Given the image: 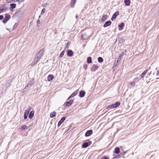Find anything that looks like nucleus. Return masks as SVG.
I'll list each match as a JSON object with an SVG mask.
<instances>
[{
    "instance_id": "1",
    "label": "nucleus",
    "mask_w": 159,
    "mask_h": 159,
    "mask_svg": "<svg viewBox=\"0 0 159 159\" xmlns=\"http://www.w3.org/2000/svg\"><path fill=\"white\" fill-rule=\"evenodd\" d=\"M43 55V51L40 50L34 58V60L36 63H38L40 60L41 58Z\"/></svg>"
},
{
    "instance_id": "2",
    "label": "nucleus",
    "mask_w": 159,
    "mask_h": 159,
    "mask_svg": "<svg viewBox=\"0 0 159 159\" xmlns=\"http://www.w3.org/2000/svg\"><path fill=\"white\" fill-rule=\"evenodd\" d=\"M120 104V102L119 101H117L111 105H108L106 107V109H107L109 108H114L118 107Z\"/></svg>"
},
{
    "instance_id": "3",
    "label": "nucleus",
    "mask_w": 159,
    "mask_h": 159,
    "mask_svg": "<svg viewBox=\"0 0 159 159\" xmlns=\"http://www.w3.org/2000/svg\"><path fill=\"white\" fill-rule=\"evenodd\" d=\"M92 144V142L89 140V139H88L84 141L81 146V148H86Z\"/></svg>"
},
{
    "instance_id": "4",
    "label": "nucleus",
    "mask_w": 159,
    "mask_h": 159,
    "mask_svg": "<svg viewBox=\"0 0 159 159\" xmlns=\"http://www.w3.org/2000/svg\"><path fill=\"white\" fill-rule=\"evenodd\" d=\"M24 10L21 7L20 8L19 10L17 11L16 12L15 15L18 17L24 15Z\"/></svg>"
},
{
    "instance_id": "5",
    "label": "nucleus",
    "mask_w": 159,
    "mask_h": 159,
    "mask_svg": "<svg viewBox=\"0 0 159 159\" xmlns=\"http://www.w3.org/2000/svg\"><path fill=\"white\" fill-rule=\"evenodd\" d=\"M5 17L3 19L2 22L4 23H6L10 19L11 16L9 14H6L5 15Z\"/></svg>"
},
{
    "instance_id": "6",
    "label": "nucleus",
    "mask_w": 159,
    "mask_h": 159,
    "mask_svg": "<svg viewBox=\"0 0 159 159\" xmlns=\"http://www.w3.org/2000/svg\"><path fill=\"white\" fill-rule=\"evenodd\" d=\"M74 100L73 99H71L69 101L66 102L63 105L65 107H69L70 106L73 102Z\"/></svg>"
},
{
    "instance_id": "7",
    "label": "nucleus",
    "mask_w": 159,
    "mask_h": 159,
    "mask_svg": "<svg viewBox=\"0 0 159 159\" xmlns=\"http://www.w3.org/2000/svg\"><path fill=\"white\" fill-rule=\"evenodd\" d=\"M119 14V11H116L112 15V17L111 18V20L113 21L114 20H115L116 17L118 16V15Z\"/></svg>"
},
{
    "instance_id": "8",
    "label": "nucleus",
    "mask_w": 159,
    "mask_h": 159,
    "mask_svg": "<svg viewBox=\"0 0 159 159\" xmlns=\"http://www.w3.org/2000/svg\"><path fill=\"white\" fill-rule=\"evenodd\" d=\"M127 52V50H123L121 52L120 55L118 57L121 59L123 57L124 55H126V53Z\"/></svg>"
},
{
    "instance_id": "9",
    "label": "nucleus",
    "mask_w": 159,
    "mask_h": 159,
    "mask_svg": "<svg viewBox=\"0 0 159 159\" xmlns=\"http://www.w3.org/2000/svg\"><path fill=\"white\" fill-rule=\"evenodd\" d=\"M66 117L65 116L63 117L58 122L57 126L59 127L63 123L66 119Z\"/></svg>"
},
{
    "instance_id": "10",
    "label": "nucleus",
    "mask_w": 159,
    "mask_h": 159,
    "mask_svg": "<svg viewBox=\"0 0 159 159\" xmlns=\"http://www.w3.org/2000/svg\"><path fill=\"white\" fill-rule=\"evenodd\" d=\"M67 56L68 57H71L73 55V52L71 50H68L66 52Z\"/></svg>"
},
{
    "instance_id": "11",
    "label": "nucleus",
    "mask_w": 159,
    "mask_h": 159,
    "mask_svg": "<svg viewBox=\"0 0 159 159\" xmlns=\"http://www.w3.org/2000/svg\"><path fill=\"white\" fill-rule=\"evenodd\" d=\"M125 23L123 22H121L118 25V30H122L125 26Z\"/></svg>"
},
{
    "instance_id": "12",
    "label": "nucleus",
    "mask_w": 159,
    "mask_h": 159,
    "mask_svg": "<svg viewBox=\"0 0 159 159\" xmlns=\"http://www.w3.org/2000/svg\"><path fill=\"white\" fill-rule=\"evenodd\" d=\"M93 131L92 129L89 130H87L85 134V137H87L91 135L93 133Z\"/></svg>"
},
{
    "instance_id": "13",
    "label": "nucleus",
    "mask_w": 159,
    "mask_h": 159,
    "mask_svg": "<svg viewBox=\"0 0 159 159\" xmlns=\"http://www.w3.org/2000/svg\"><path fill=\"white\" fill-rule=\"evenodd\" d=\"M34 110H32L31 111H30V112L29 114L28 115H29L28 117H29V118L30 119V120L32 119L33 118L34 116Z\"/></svg>"
},
{
    "instance_id": "14",
    "label": "nucleus",
    "mask_w": 159,
    "mask_h": 159,
    "mask_svg": "<svg viewBox=\"0 0 159 159\" xmlns=\"http://www.w3.org/2000/svg\"><path fill=\"white\" fill-rule=\"evenodd\" d=\"M122 148V147L121 146L120 147V148L118 147H116L114 149V153L116 154H119L120 152V149Z\"/></svg>"
},
{
    "instance_id": "15",
    "label": "nucleus",
    "mask_w": 159,
    "mask_h": 159,
    "mask_svg": "<svg viewBox=\"0 0 159 159\" xmlns=\"http://www.w3.org/2000/svg\"><path fill=\"white\" fill-rule=\"evenodd\" d=\"M10 7L9 9L11 11H13V9L16 8V4L15 3H11L10 4Z\"/></svg>"
},
{
    "instance_id": "16",
    "label": "nucleus",
    "mask_w": 159,
    "mask_h": 159,
    "mask_svg": "<svg viewBox=\"0 0 159 159\" xmlns=\"http://www.w3.org/2000/svg\"><path fill=\"white\" fill-rule=\"evenodd\" d=\"M111 21L110 20L107 21L103 25V27L104 28L110 26L111 24Z\"/></svg>"
},
{
    "instance_id": "17",
    "label": "nucleus",
    "mask_w": 159,
    "mask_h": 159,
    "mask_svg": "<svg viewBox=\"0 0 159 159\" xmlns=\"http://www.w3.org/2000/svg\"><path fill=\"white\" fill-rule=\"evenodd\" d=\"M98 67L95 64H93L91 68V70L92 71H95L98 68Z\"/></svg>"
},
{
    "instance_id": "18",
    "label": "nucleus",
    "mask_w": 159,
    "mask_h": 159,
    "mask_svg": "<svg viewBox=\"0 0 159 159\" xmlns=\"http://www.w3.org/2000/svg\"><path fill=\"white\" fill-rule=\"evenodd\" d=\"M85 94V92L83 90H81L80 91L79 94V96L80 98L84 97Z\"/></svg>"
},
{
    "instance_id": "19",
    "label": "nucleus",
    "mask_w": 159,
    "mask_h": 159,
    "mask_svg": "<svg viewBox=\"0 0 159 159\" xmlns=\"http://www.w3.org/2000/svg\"><path fill=\"white\" fill-rule=\"evenodd\" d=\"M13 80L12 79H10L7 80L6 84V85L7 87H8L11 85V83L12 82Z\"/></svg>"
},
{
    "instance_id": "20",
    "label": "nucleus",
    "mask_w": 159,
    "mask_h": 159,
    "mask_svg": "<svg viewBox=\"0 0 159 159\" xmlns=\"http://www.w3.org/2000/svg\"><path fill=\"white\" fill-rule=\"evenodd\" d=\"M54 76L52 74H50L48 76L47 79L48 81L50 82L54 78Z\"/></svg>"
},
{
    "instance_id": "21",
    "label": "nucleus",
    "mask_w": 159,
    "mask_h": 159,
    "mask_svg": "<svg viewBox=\"0 0 159 159\" xmlns=\"http://www.w3.org/2000/svg\"><path fill=\"white\" fill-rule=\"evenodd\" d=\"M76 2V0H71L70 3V7L71 8H73Z\"/></svg>"
},
{
    "instance_id": "22",
    "label": "nucleus",
    "mask_w": 159,
    "mask_h": 159,
    "mask_svg": "<svg viewBox=\"0 0 159 159\" xmlns=\"http://www.w3.org/2000/svg\"><path fill=\"white\" fill-rule=\"evenodd\" d=\"M78 90H77L74 92H73L70 96V97L71 98L73 97L76 96L78 93Z\"/></svg>"
},
{
    "instance_id": "23",
    "label": "nucleus",
    "mask_w": 159,
    "mask_h": 159,
    "mask_svg": "<svg viewBox=\"0 0 159 159\" xmlns=\"http://www.w3.org/2000/svg\"><path fill=\"white\" fill-rule=\"evenodd\" d=\"M34 79H32L31 80H30L28 83L27 84L28 85H30V87H31L32 86V85L34 84Z\"/></svg>"
},
{
    "instance_id": "24",
    "label": "nucleus",
    "mask_w": 159,
    "mask_h": 159,
    "mask_svg": "<svg viewBox=\"0 0 159 159\" xmlns=\"http://www.w3.org/2000/svg\"><path fill=\"white\" fill-rule=\"evenodd\" d=\"M124 2L126 6H129L130 4V0H124Z\"/></svg>"
},
{
    "instance_id": "25",
    "label": "nucleus",
    "mask_w": 159,
    "mask_h": 159,
    "mask_svg": "<svg viewBox=\"0 0 159 159\" xmlns=\"http://www.w3.org/2000/svg\"><path fill=\"white\" fill-rule=\"evenodd\" d=\"M92 62V58L91 57H87V62L88 64L91 63Z\"/></svg>"
},
{
    "instance_id": "26",
    "label": "nucleus",
    "mask_w": 159,
    "mask_h": 159,
    "mask_svg": "<svg viewBox=\"0 0 159 159\" xmlns=\"http://www.w3.org/2000/svg\"><path fill=\"white\" fill-rule=\"evenodd\" d=\"M107 15H103L101 18V21L102 22H104L107 19Z\"/></svg>"
},
{
    "instance_id": "27",
    "label": "nucleus",
    "mask_w": 159,
    "mask_h": 159,
    "mask_svg": "<svg viewBox=\"0 0 159 159\" xmlns=\"http://www.w3.org/2000/svg\"><path fill=\"white\" fill-rule=\"evenodd\" d=\"M56 113L54 111L51 112L50 115V116L51 118H52L56 116Z\"/></svg>"
},
{
    "instance_id": "28",
    "label": "nucleus",
    "mask_w": 159,
    "mask_h": 159,
    "mask_svg": "<svg viewBox=\"0 0 159 159\" xmlns=\"http://www.w3.org/2000/svg\"><path fill=\"white\" fill-rule=\"evenodd\" d=\"M29 113L25 111L24 113V118L25 120H26L27 119Z\"/></svg>"
},
{
    "instance_id": "29",
    "label": "nucleus",
    "mask_w": 159,
    "mask_h": 159,
    "mask_svg": "<svg viewBox=\"0 0 159 159\" xmlns=\"http://www.w3.org/2000/svg\"><path fill=\"white\" fill-rule=\"evenodd\" d=\"M118 44H120L125 41V40L122 38H120L118 39Z\"/></svg>"
},
{
    "instance_id": "30",
    "label": "nucleus",
    "mask_w": 159,
    "mask_h": 159,
    "mask_svg": "<svg viewBox=\"0 0 159 159\" xmlns=\"http://www.w3.org/2000/svg\"><path fill=\"white\" fill-rule=\"evenodd\" d=\"M98 60L99 63H101L103 62V59L102 57H98Z\"/></svg>"
},
{
    "instance_id": "31",
    "label": "nucleus",
    "mask_w": 159,
    "mask_h": 159,
    "mask_svg": "<svg viewBox=\"0 0 159 159\" xmlns=\"http://www.w3.org/2000/svg\"><path fill=\"white\" fill-rule=\"evenodd\" d=\"M86 34L85 33L82 34L81 35V36L80 37V39H81L82 40H85L86 39V38L84 37L85 36H86Z\"/></svg>"
},
{
    "instance_id": "32",
    "label": "nucleus",
    "mask_w": 159,
    "mask_h": 159,
    "mask_svg": "<svg viewBox=\"0 0 159 159\" xmlns=\"http://www.w3.org/2000/svg\"><path fill=\"white\" fill-rule=\"evenodd\" d=\"M118 64L117 63H116V62H114L113 66L112 67V68L114 69V70H115V69L116 68V67H118Z\"/></svg>"
},
{
    "instance_id": "33",
    "label": "nucleus",
    "mask_w": 159,
    "mask_h": 159,
    "mask_svg": "<svg viewBox=\"0 0 159 159\" xmlns=\"http://www.w3.org/2000/svg\"><path fill=\"white\" fill-rule=\"evenodd\" d=\"M65 52V51L64 50H63V51H62L60 54V55H59V57L60 58L62 57L64 54Z\"/></svg>"
},
{
    "instance_id": "34",
    "label": "nucleus",
    "mask_w": 159,
    "mask_h": 159,
    "mask_svg": "<svg viewBox=\"0 0 159 159\" xmlns=\"http://www.w3.org/2000/svg\"><path fill=\"white\" fill-rule=\"evenodd\" d=\"M7 9V7L2 8H0V13H1L3 11L6 10Z\"/></svg>"
},
{
    "instance_id": "35",
    "label": "nucleus",
    "mask_w": 159,
    "mask_h": 159,
    "mask_svg": "<svg viewBox=\"0 0 159 159\" xmlns=\"http://www.w3.org/2000/svg\"><path fill=\"white\" fill-rule=\"evenodd\" d=\"M70 44V42H69L66 44V45L65 47V49H68L69 48V45Z\"/></svg>"
},
{
    "instance_id": "36",
    "label": "nucleus",
    "mask_w": 159,
    "mask_h": 159,
    "mask_svg": "<svg viewBox=\"0 0 159 159\" xmlns=\"http://www.w3.org/2000/svg\"><path fill=\"white\" fill-rule=\"evenodd\" d=\"M121 157V156L120 154L119 155H117L116 156H115L113 158V159H116V158H120Z\"/></svg>"
},
{
    "instance_id": "37",
    "label": "nucleus",
    "mask_w": 159,
    "mask_h": 159,
    "mask_svg": "<svg viewBox=\"0 0 159 159\" xmlns=\"http://www.w3.org/2000/svg\"><path fill=\"white\" fill-rule=\"evenodd\" d=\"M29 85H28V84L26 85L25 87L23 89V90H24L25 91L26 90H29L30 88H29Z\"/></svg>"
},
{
    "instance_id": "38",
    "label": "nucleus",
    "mask_w": 159,
    "mask_h": 159,
    "mask_svg": "<svg viewBox=\"0 0 159 159\" xmlns=\"http://www.w3.org/2000/svg\"><path fill=\"white\" fill-rule=\"evenodd\" d=\"M150 69V67L149 69H147L145 70H144L143 72L142 73L143 74L145 75L146 74L149 69Z\"/></svg>"
},
{
    "instance_id": "39",
    "label": "nucleus",
    "mask_w": 159,
    "mask_h": 159,
    "mask_svg": "<svg viewBox=\"0 0 159 159\" xmlns=\"http://www.w3.org/2000/svg\"><path fill=\"white\" fill-rule=\"evenodd\" d=\"M18 25V24L17 23H16L14 26H13L12 29L13 30H15L17 27Z\"/></svg>"
},
{
    "instance_id": "40",
    "label": "nucleus",
    "mask_w": 159,
    "mask_h": 159,
    "mask_svg": "<svg viewBox=\"0 0 159 159\" xmlns=\"http://www.w3.org/2000/svg\"><path fill=\"white\" fill-rule=\"evenodd\" d=\"M45 10L46 9L45 8H43L41 10L40 14L41 15H43L45 12Z\"/></svg>"
},
{
    "instance_id": "41",
    "label": "nucleus",
    "mask_w": 159,
    "mask_h": 159,
    "mask_svg": "<svg viewBox=\"0 0 159 159\" xmlns=\"http://www.w3.org/2000/svg\"><path fill=\"white\" fill-rule=\"evenodd\" d=\"M88 65L87 64H85L83 66V68L85 70H87V68H88Z\"/></svg>"
},
{
    "instance_id": "42",
    "label": "nucleus",
    "mask_w": 159,
    "mask_h": 159,
    "mask_svg": "<svg viewBox=\"0 0 159 159\" xmlns=\"http://www.w3.org/2000/svg\"><path fill=\"white\" fill-rule=\"evenodd\" d=\"M32 108L30 106L28 109H26L25 111L29 113L31 109Z\"/></svg>"
},
{
    "instance_id": "43",
    "label": "nucleus",
    "mask_w": 159,
    "mask_h": 159,
    "mask_svg": "<svg viewBox=\"0 0 159 159\" xmlns=\"http://www.w3.org/2000/svg\"><path fill=\"white\" fill-rule=\"evenodd\" d=\"M40 20L39 19L37 21V25L38 27H40Z\"/></svg>"
},
{
    "instance_id": "44",
    "label": "nucleus",
    "mask_w": 159,
    "mask_h": 159,
    "mask_svg": "<svg viewBox=\"0 0 159 159\" xmlns=\"http://www.w3.org/2000/svg\"><path fill=\"white\" fill-rule=\"evenodd\" d=\"M6 2L8 3H11V2H15V0H7Z\"/></svg>"
},
{
    "instance_id": "45",
    "label": "nucleus",
    "mask_w": 159,
    "mask_h": 159,
    "mask_svg": "<svg viewBox=\"0 0 159 159\" xmlns=\"http://www.w3.org/2000/svg\"><path fill=\"white\" fill-rule=\"evenodd\" d=\"M27 128V126L26 125H24L21 127V129L23 130H25Z\"/></svg>"
},
{
    "instance_id": "46",
    "label": "nucleus",
    "mask_w": 159,
    "mask_h": 159,
    "mask_svg": "<svg viewBox=\"0 0 159 159\" xmlns=\"http://www.w3.org/2000/svg\"><path fill=\"white\" fill-rule=\"evenodd\" d=\"M48 4L47 3H45L43 4L42 5V6L43 7H47V6L48 5Z\"/></svg>"
},
{
    "instance_id": "47",
    "label": "nucleus",
    "mask_w": 159,
    "mask_h": 159,
    "mask_svg": "<svg viewBox=\"0 0 159 159\" xmlns=\"http://www.w3.org/2000/svg\"><path fill=\"white\" fill-rule=\"evenodd\" d=\"M126 153V151H124L122 152H121L120 153V154L121 157L123 156Z\"/></svg>"
},
{
    "instance_id": "48",
    "label": "nucleus",
    "mask_w": 159,
    "mask_h": 159,
    "mask_svg": "<svg viewBox=\"0 0 159 159\" xmlns=\"http://www.w3.org/2000/svg\"><path fill=\"white\" fill-rule=\"evenodd\" d=\"M101 159H109V158L107 156H104L102 157Z\"/></svg>"
},
{
    "instance_id": "49",
    "label": "nucleus",
    "mask_w": 159,
    "mask_h": 159,
    "mask_svg": "<svg viewBox=\"0 0 159 159\" xmlns=\"http://www.w3.org/2000/svg\"><path fill=\"white\" fill-rule=\"evenodd\" d=\"M37 63H36V61H35L34 60L33 61V62L31 63V66H33L35 64H36Z\"/></svg>"
},
{
    "instance_id": "50",
    "label": "nucleus",
    "mask_w": 159,
    "mask_h": 159,
    "mask_svg": "<svg viewBox=\"0 0 159 159\" xmlns=\"http://www.w3.org/2000/svg\"><path fill=\"white\" fill-rule=\"evenodd\" d=\"M141 79V77L139 76V77H136L135 78L134 80L135 81H138V80H140Z\"/></svg>"
},
{
    "instance_id": "51",
    "label": "nucleus",
    "mask_w": 159,
    "mask_h": 159,
    "mask_svg": "<svg viewBox=\"0 0 159 159\" xmlns=\"http://www.w3.org/2000/svg\"><path fill=\"white\" fill-rule=\"evenodd\" d=\"M130 85L131 86L134 87L135 85V83L134 82H133L130 83Z\"/></svg>"
},
{
    "instance_id": "52",
    "label": "nucleus",
    "mask_w": 159,
    "mask_h": 159,
    "mask_svg": "<svg viewBox=\"0 0 159 159\" xmlns=\"http://www.w3.org/2000/svg\"><path fill=\"white\" fill-rule=\"evenodd\" d=\"M145 76V75L143 74L142 73L139 76L141 77V79L143 78Z\"/></svg>"
},
{
    "instance_id": "53",
    "label": "nucleus",
    "mask_w": 159,
    "mask_h": 159,
    "mask_svg": "<svg viewBox=\"0 0 159 159\" xmlns=\"http://www.w3.org/2000/svg\"><path fill=\"white\" fill-rule=\"evenodd\" d=\"M121 60V59L118 57L117 58V60L116 61V63H117V64H118L119 62Z\"/></svg>"
},
{
    "instance_id": "54",
    "label": "nucleus",
    "mask_w": 159,
    "mask_h": 159,
    "mask_svg": "<svg viewBox=\"0 0 159 159\" xmlns=\"http://www.w3.org/2000/svg\"><path fill=\"white\" fill-rule=\"evenodd\" d=\"M24 1V0H19L18 1H17L19 4H20L21 2H23Z\"/></svg>"
},
{
    "instance_id": "55",
    "label": "nucleus",
    "mask_w": 159,
    "mask_h": 159,
    "mask_svg": "<svg viewBox=\"0 0 159 159\" xmlns=\"http://www.w3.org/2000/svg\"><path fill=\"white\" fill-rule=\"evenodd\" d=\"M4 17L2 15H0V20L3 19Z\"/></svg>"
},
{
    "instance_id": "56",
    "label": "nucleus",
    "mask_w": 159,
    "mask_h": 159,
    "mask_svg": "<svg viewBox=\"0 0 159 159\" xmlns=\"http://www.w3.org/2000/svg\"><path fill=\"white\" fill-rule=\"evenodd\" d=\"M156 75L157 76H158L159 75V70H157V72L156 73Z\"/></svg>"
},
{
    "instance_id": "57",
    "label": "nucleus",
    "mask_w": 159,
    "mask_h": 159,
    "mask_svg": "<svg viewBox=\"0 0 159 159\" xmlns=\"http://www.w3.org/2000/svg\"><path fill=\"white\" fill-rule=\"evenodd\" d=\"M71 98L70 97H69L67 98V101H68Z\"/></svg>"
},
{
    "instance_id": "58",
    "label": "nucleus",
    "mask_w": 159,
    "mask_h": 159,
    "mask_svg": "<svg viewBox=\"0 0 159 159\" xmlns=\"http://www.w3.org/2000/svg\"><path fill=\"white\" fill-rule=\"evenodd\" d=\"M2 8L7 7L5 5H3L2 6Z\"/></svg>"
},
{
    "instance_id": "59",
    "label": "nucleus",
    "mask_w": 159,
    "mask_h": 159,
    "mask_svg": "<svg viewBox=\"0 0 159 159\" xmlns=\"http://www.w3.org/2000/svg\"><path fill=\"white\" fill-rule=\"evenodd\" d=\"M78 18V16L77 15H76V16H75V18L76 19H77V18Z\"/></svg>"
},
{
    "instance_id": "60",
    "label": "nucleus",
    "mask_w": 159,
    "mask_h": 159,
    "mask_svg": "<svg viewBox=\"0 0 159 159\" xmlns=\"http://www.w3.org/2000/svg\"><path fill=\"white\" fill-rule=\"evenodd\" d=\"M41 17V15H39V19Z\"/></svg>"
},
{
    "instance_id": "61",
    "label": "nucleus",
    "mask_w": 159,
    "mask_h": 159,
    "mask_svg": "<svg viewBox=\"0 0 159 159\" xmlns=\"http://www.w3.org/2000/svg\"><path fill=\"white\" fill-rule=\"evenodd\" d=\"M85 46V44H84V45H83V47H84Z\"/></svg>"
},
{
    "instance_id": "62",
    "label": "nucleus",
    "mask_w": 159,
    "mask_h": 159,
    "mask_svg": "<svg viewBox=\"0 0 159 159\" xmlns=\"http://www.w3.org/2000/svg\"><path fill=\"white\" fill-rule=\"evenodd\" d=\"M19 1V0H15V2L16 1Z\"/></svg>"
},
{
    "instance_id": "63",
    "label": "nucleus",
    "mask_w": 159,
    "mask_h": 159,
    "mask_svg": "<svg viewBox=\"0 0 159 159\" xmlns=\"http://www.w3.org/2000/svg\"><path fill=\"white\" fill-rule=\"evenodd\" d=\"M117 41V39H116V42Z\"/></svg>"
},
{
    "instance_id": "64",
    "label": "nucleus",
    "mask_w": 159,
    "mask_h": 159,
    "mask_svg": "<svg viewBox=\"0 0 159 159\" xmlns=\"http://www.w3.org/2000/svg\"><path fill=\"white\" fill-rule=\"evenodd\" d=\"M157 68L156 69V70H157Z\"/></svg>"
}]
</instances>
